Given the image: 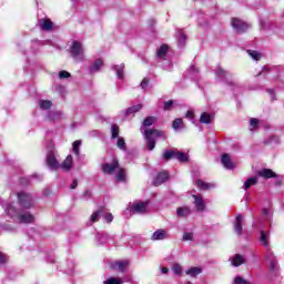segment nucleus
Listing matches in <instances>:
<instances>
[{"label":"nucleus","instance_id":"14","mask_svg":"<svg viewBox=\"0 0 284 284\" xmlns=\"http://www.w3.org/2000/svg\"><path fill=\"white\" fill-rule=\"evenodd\" d=\"M193 199L197 212H205V202L203 201V195H193Z\"/></svg>","mask_w":284,"mask_h":284},{"label":"nucleus","instance_id":"18","mask_svg":"<svg viewBox=\"0 0 284 284\" xmlns=\"http://www.w3.org/2000/svg\"><path fill=\"white\" fill-rule=\"evenodd\" d=\"M72 163H73L72 155H68L65 160L60 164V168L64 172H70V170H72Z\"/></svg>","mask_w":284,"mask_h":284},{"label":"nucleus","instance_id":"13","mask_svg":"<svg viewBox=\"0 0 284 284\" xmlns=\"http://www.w3.org/2000/svg\"><path fill=\"white\" fill-rule=\"evenodd\" d=\"M257 176L262 179H276V172L272 171L271 169H262L257 171Z\"/></svg>","mask_w":284,"mask_h":284},{"label":"nucleus","instance_id":"37","mask_svg":"<svg viewBox=\"0 0 284 284\" xmlns=\"http://www.w3.org/2000/svg\"><path fill=\"white\" fill-rule=\"evenodd\" d=\"M183 125V119L178 118L172 122V129L173 130H179Z\"/></svg>","mask_w":284,"mask_h":284},{"label":"nucleus","instance_id":"53","mask_svg":"<svg viewBox=\"0 0 284 284\" xmlns=\"http://www.w3.org/2000/svg\"><path fill=\"white\" fill-rule=\"evenodd\" d=\"M161 272H162V274H168V272H170V268H168V267H162V268H161Z\"/></svg>","mask_w":284,"mask_h":284},{"label":"nucleus","instance_id":"12","mask_svg":"<svg viewBox=\"0 0 284 284\" xmlns=\"http://www.w3.org/2000/svg\"><path fill=\"white\" fill-rule=\"evenodd\" d=\"M131 211H133L135 214H145V212H148V203L140 202V203L133 204Z\"/></svg>","mask_w":284,"mask_h":284},{"label":"nucleus","instance_id":"34","mask_svg":"<svg viewBox=\"0 0 284 284\" xmlns=\"http://www.w3.org/2000/svg\"><path fill=\"white\" fill-rule=\"evenodd\" d=\"M40 108L41 110H50V108H52V101L50 100L40 101Z\"/></svg>","mask_w":284,"mask_h":284},{"label":"nucleus","instance_id":"11","mask_svg":"<svg viewBox=\"0 0 284 284\" xmlns=\"http://www.w3.org/2000/svg\"><path fill=\"white\" fill-rule=\"evenodd\" d=\"M39 27L41 28V30L50 32V30H53L54 23H52V20H50L48 18L47 19H40L39 20Z\"/></svg>","mask_w":284,"mask_h":284},{"label":"nucleus","instance_id":"45","mask_svg":"<svg viewBox=\"0 0 284 284\" xmlns=\"http://www.w3.org/2000/svg\"><path fill=\"white\" fill-rule=\"evenodd\" d=\"M251 128H258V119L252 118L250 121Z\"/></svg>","mask_w":284,"mask_h":284},{"label":"nucleus","instance_id":"27","mask_svg":"<svg viewBox=\"0 0 284 284\" xmlns=\"http://www.w3.org/2000/svg\"><path fill=\"white\" fill-rule=\"evenodd\" d=\"M200 123L210 125V123H212V115H210L207 112H203L200 116Z\"/></svg>","mask_w":284,"mask_h":284},{"label":"nucleus","instance_id":"40","mask_svg":"<svg viewBox=\"0 0 284 284\" xmlns=\"http://www.w3.org/2000/svg\"><path fill=\"white\" fill-rule=\"evenodd\" d=\"M9 260L10 257L6 253L0 252V265H6Z\"/></svg>","mask_w":284,"mask_h":284},{"label":"nucleus","instance_id":"21","mask_svg":"<svg viewBox=\"0 0 284 284\" xmlns=\"http://www.w3.org/2000/svg\"><path fill=\"white\" fill-rule=\"evenodd\" d=\"M260 242L263 243L264 247H270V232L260 231Z\"/></svg>","mask_w":284,"mask_h":284},{"label":"nucleus","instance_id":"52","mask_svg":"<svg viewBox=\"0 0 284 284\" xmlns=\"http://www.w3.org/2000/svg\"><path fill=\"white\" fill-rule=\"evenodd\" d=\"M84 196H85L87 199H90V196H92V191L87 190V191L84 192Z\"/></svg>","mask_w":284,"mask_h":284},{"label":"nucleus","instance_id":"9","mask_svg":"<svg viewBox=\"0 0 284 284\" xmlns=\"http://www.w3.org/2000/svg\"><path fill=\"white\" fill-rule=\"evenodd\" d=\"M18 221L19 223H24L28 225L30 223H34V216L30 212L18 213Z\"/></svg>","mask_w":284,"mask_h":284},{"label":"nucleus","instance_id":"5","mask_svg":"<svg viewBox=\"0 0 284 284\" xmlns=\"http://www.w3.org/2000/svg\"><path fill=\"white\" fill-rule=\"evenodd\" d=\"M231 26L237 34H243L246 30H250V24L239 18H232Z\"/></svg>","mask_w":284,"mask_h":284},{"label":"nucleus","instance_id":"38","mask_svg":"<svg viewBox=\"0 0 284 284\" xmlns=\"http://www.w3.org/2000/svg\"><path fill=\"white\" fill-rule=\"evenodd\" d=\"M81 145V140H75L73 142V154H75L77 156H79L80 151H79V146Z\"/></svg>","mask_w":284,"mask_h":284},{"label":"nucleus","instance_id":"31","mask_svg":"<svg viewBox=\"0 0 284 284\" xmlns=\"http://www.w3.org/2000/svg\"><path fill=\"white\" fill-rule=\"evenodd\" d=\"M116 148H119V150H122V152H125V150H128V144L125 143L124 138H118Z\"/></svg>","mask_w":284,"mask_h":284},{"label":"nucleus","instance_id":"43","mask_svg":"<svg viewBox=\"0 0 284 284\" xmlns=\"http://www.w3.org/2000/svg\"><path fill=\"white\" fill-rule=\"evenodd\" d=\"M194 239V233H184L183 241H192Z\"/></svg>","mask_w":284,"mask_h":284},{"label":"nucleus","instance_id":"25","mask_svg":"<svg viewBox=\"0 0 284 284\" xmlns=\"http://www.w3.org/2000/svg\"><path fill=\"white\" fill-rule=\"evenodd\" d=\"M143 109V104H136L133 106H130L126 109L125 114L129 116V114H136V112H140V110Z\"/></svg>","mask_w":284,"mask_h":284},{"label":"nucleus","instance_id":"35","mask_svg":"<svg viewBox=\"0 0 284 284\" xmlns=\"http://www.w3.org/2000/svg\"><path fill=\"white\" fill-rule=\"evenodd\" d=\"M156 121V118L154 116H148L144 121H143V125L144 128H150L151 125H154Z\"/></svg>","mask_w":284,"mask_h":284},{"label":"nucleus","instance_id":"7","mask_svg":"<svg viewBox=\"0 0 284 284\" xmlns=\"http://www.w3.org/2000/svg\"><path fill=\"white\" fill-rule=\"evenodd\" d=\"M166 181H170V172L162 171L156 174L152 182V185L154 187H160V185H163V183H165Z\"/></svg>","mask_w":284,"mask_h":284},{"label":"nucleus","instance_id":"36","mask_svg":"<svg viewBox=\"0 0 284 284\" xmlns=\"http://www.w3.org/2000/svg\"><path fill=\"white\" fill-rule=\"evenodd\" d=\"M174 108V100H169L164 102L163 110L164 112H170Z\"/></svg>","mask_w":284,"mask_h":284},{"label":"nucleus","instance_id":"6","mask_svg":"<svg viewBox=\"0 0 284 284\" xmlns=\"http://www.w3.org/2000/svg\"><path fill=\"white\" fill-rule=\"evenodd\" d=\"M45 163H47L49 170H52L53 172L59 170V168H60L59 161L57 160V155H54V151H49L47 153Z\"/></svg>","mask_w":284,"mask_h":284},{"label":"nucleus","instance_id":"61","mask_svg":"<svg viewBox=\"0 0 284 284\" xmlns=\"http://www.w3.org/2000/svg\"><path fill=\"white\" fill-rule=\"evenodd\" d=\"M271 139H275V136H271Z\"/></svg>","mask_w":284,"mask_h":284},{"label":"nucleus","instance_id":"15","mask_svg":"<svg viewBox=\"0 0 284 284\" xmlns=\"http://www.w3.org/2000/svg\"><path fill=\"white\" fill-rule=\"evenodd\" d=\"M221 162H222V165L226 170H233L234 169V163H232V159L230 158V154L223 153Z\"/></svg>","mask_w":284,"mask_h":284},{"label":"nucleus","instance_id":"22","mask_svg":"<svg viewBox=\"0 0 284 284\" xmlns=\"http://www.w3.org/2000/svg\"><path fill=\"white\" fill-rule=\"evenodd\" d=\"M258 183V176H251L244 182V190H250L252 185H256Z\"/></svg>","mask_w":284,"mask_h":284},{"label":"nucleus","instance_id":"1","mask_svg":"<svg viewBox=\"0 0 284 284\" xmlns=\"http://www.w3.org/2000/svg\"><path fill=\"white\" fill-rule=\"evenodd\" d=\"M144 139L146 141V148L152 152L156 148V141L161 139L165 141V132L159 129H148L144 131Z\"/></svg>","mask_w":284,"mask_h":284},{"label":"nucleus","instance_id":"26","mask_svg":"<svg viewBox=\"0 0 284 284\" xmlns=\"http://www.w3.org/2000/svg\"><path fill=\"white\" fill-rule=\"evenodd\" d=\"M103 212H105V207L101 206L98 211L93 212L91 215V223H97V221H99V217L101 216V214H103Z\"/></svg>","mask_w":284,"mask_h":284},{"label":"nucleus","instance_id":"51","mask_svg":"<svg viewBox=\"0 0 284 284\" xmlns=\"http://www.w3.org/2000/svg\"><path fill=\"white\" fill-rule=\"evenodd\" d=\"M186 118L187 119H194V113L192 111L186 112Z\"/></svg>","mask_w":284,"mask_h":284},{"label":"nucleus","instance_id":"60","mask_svg":"<svg viewBox=\"0 0 284 284\" xmlns=\"http://www.w3.org/2000/svg\"><path fill=\"white\" fill-rule=\"evenodd\" d=\"M62 89H63V87H61V85H60V87H58V90H62Z\"/></svg>","mask_w":284,"mask_h":284},{"label":"nucleus","instance_id":"50","mask_svg":"<svg viewBox=\"0 0 284 284\" xmlns=\"http://www.w3.org/2000/svg\"><path fill=\"white\" fill-rule=\"evenodd\" d=\"M271 272H274L276 270V261H272L270 264Z\"/></svg>","mask_w":284,"mask_h":284},{"label":"nucleus","instance_id":"48","mask_svg":"<svg viewBox=\"0 0 284 284\" xmlns=\"http://www.w3.org/2000/svg\"><path fill=\"white\" fill-rule=\"evenodd\" d=\"M106 223H112V221H114V216L112 215V213H108L105 216H104Z\"/></svg>","mask_w":284,"mask_h":284},{"label":"nucleus","instance_id":"47","mask_svg":"<svg viewBox=\"0 0 284 284\" xmlns=\"http://www.w3.org/2000/svg\"><path fill=\"white\" fill-rule=\"evenodd\" d=\"M71 74L70 72H60L59 79H70Z\"/></svg>","mask_w":284,"mask_h":284},{"label":"nucleus","instance_id":"59","mask_svg":"<svg viewBox=\"0 0 284 284\" xmlns=\"http://www.w3.org/2000/svg\"><path fill=\"white\" fill-rule=\"evenodd\" d=\"M263 212H264V214H267V209H264Z\"/></svg>","mask_w":284,"mask_h":284},{"label":"nucleus","instance_id":"55","mask_svg":"<svg viewBox=\"0 0 284 284\" xmlns=\"http://www.w3.org/2000/svg\"><path fill=\"white\" fill-rule=\"evenodd\" d=\"M267 92L270 95L274 97V91L272 89H268Z\"/></svg>","mask_w":284,"mask_h":284},{"label":"nucleus","instance_id":"54","mask_svg":"<svg viewBox=\"0 0 284 284\" xmlns=\"http://www.w3.org/2000/svg\"><path fill=\"white\" fill-rule=\"evenodd\" d=\"M118 79H121V80L124 79L123 72H118Z\"/></svg>","mask_w":284,"mask_h":284},{"label":"nucleus","instance_id":"58","mask_svg":"<svg viewBox=\"0 0 284 284\" xmlns=\"http://www.w3.org/2000/svg\"><path fill=\"white\" fill-rule=\"evenodd\" d=\"M264 72H270V68L265 67Z\"/></svg>","mask_w":284,"mask_h":284},{"label":"nucleus","instance_id":"57","mask_svg":"<svg viewBox=\"0 0 284 284\" xmlns=\"http://www.w3.org/2000/svg\"><path fill=\"white\" fill-rule=\"evenodd\" d=\"M181 39H183V41H185V39H186L185 34H181Z\"/></svg>","mask_w":284,"mask_h":284},{"label":"nucleus","instance_id":"44","mask_svg":"<svg viewBox=\"0 0 284 284\" xmlns=\"http://www.w3.org/2000/svg\"><path fill=\"white\" fill-rule=\"evenodd\" d=\"M247 283V281H245L243 277H241V276H236L235 278H234V284H246Z\"/></svg>","mask_w":284,"mask_h":284},{"label":"nucleus","instance_id":"4","mask_svg":"<svg viewBox=\"0 0 284 284\" xmlns=\"http://www.w3.org/2000/svg\"><path fill=\"white\" fill-rule=\"evenodd\" d=\"M70 54L75 59V61H84L85 55L83 54V47L81 45V42L79 41H73L71 49H70Z\"/></svg>","mask_w":284,"mask_h":284},{"label":"nucleus","instance_id":"33","mask_svg":"<svg viewBox=\"0 0 284 284\" xmlns=\"http://www.w3.org/2000/svg\"><path fill=\"white\" fill-rule=\"evenodd\" d=\"M119 131L120 128L118 126V124H112L111 126V139H119Z\"/></svg>","mask_w":284,"mask_h":284},{"label":"nucleus","instance_id":"56","mask_svg":"<svg viewBox=\"0 0 284 284\" xmlns=\"http://www.w3.org/2000/svg\"><path fill=\"white\" fill-rule=\"evenodd\" d=\"M192 72H199V69H196V67H193Z\"/></svg>","mask_w":284,"mask_h":284},{"label":"nucleus","instance_id":"32","mask_svg":"<svg viewBox=\"0 0 284 284\" xmlns=\"http://www.w3.org/2000/svg\"><path fill=\"white\" fill-rule=\"evenodd\" d=\"M195 185H197V187H200V190H203V191L210 190V187H212V184L204 182L202 180H196Z\"/></svg>","mask_w":284,"mask_h":284},{"label":"nucleus","instance_id":"19","mask_svg":"<svg viewBox=\"0 0 284 284\" xmlns=\"http://www.w3.org/2000/svg\"><path fill=\"white\" fill-rule=\"evenodd\" d=\"M190 214H192L190 206H180L176 209V215L181 219H185V216H190Z\"/></svg>","mask_w":284,"mask_h":284},{"label":"nucleus","instance_id":"39","mask_svg":"<svg viewBox=\"0 0 284 284\" xmlns=\"http://www.w3.org/2000/svg\"><path fill=\"white\" fill-rule=\"evenodd\" d=\"M173 272L178 276H181V274H183V267L180 264H174L173 265Z\"/></svg>","mask_w":284,"mask_h":284},{"label":"nucleus","instance_id":"17","mask_svg":"<svg viewBox=\"0 0 284 284\" xmlns=\"http://www.w3.org/2000/svg\"><path fill=\"white\" fill-rule=\"evenodd\" d=\"M128 265H130V262L128 261H118L111 264L110 268L120 270V272H125V270L128 268Z\"/></svg>","mask_w":284,"mask_h":284},{"label":"nucleus","instance_id":"62","mask_svg":"<svg viewBox=\"0 0 284 284\" xmlns=\"http://www.w3.org/2000/svg\"><path fill=\"white\" fill-rule=\"evenodd\" d=\"M61 72H65V70H62Z\"/></svg>","mask_w":284,"mask_h":284},{"label":"nucleus","instance_id":"41","mask_svg":"<svg viewBox=\"0 0 284 284\" xmlns=\"http://www.w3.org/2000/svg\"><path fill=\"white\" fill-rule=\"evenodd\" d=\"M121 283H123V282L116 277H110L104 282V284H121Z\"/></svg>","mask_w":284,"mask_h":284},{"label":"nucleus","instance_id":"30","mask_svg":"<svg viewBox=\"0 0 284 284\" xmlns=\"http://www.w3.org/2000/svg\"><path fill=\"white\" fill-rule=\"evenodd\" d=\"M103 65H104L103 59L99 58L93 62L92 70H94L95 72H99V70H101Z\"/></svg>","mask_w":284,"mask_h":284},{"label":"nucleus","instance_id":"49","mask_svg":"<svg viewBox=\"0 0 284 284\" xmlns=\"http://www.w3.org/2000/svg\"><path fill=\"white\" fill-rule=\"evenodd\" d=\"M79 185V181L73 180V182L71 183L70 187L71 190H77V186Z\"/></svg>","mask_w":284,"mask_h":284},{"label":"nucleus","instance_id":"2","mask_svg":"<svg viewBox=\"0 0 284 284\" xmlns=\"http://www.w3.org/2000/svg\"><path fill=\"white\" fill-rule=\"evenodd\" d=\"M162 159H164V161H172V159H176L180 163H187L189 161L187 154L176 150L164 151Z\"/></svg>","mask_w":284,"mask_h":284},{"label":"nucleus","instance_id":"28","mask_svg":"<svg viewBox=\"0 0 284 284\" xmlns=\"http://www.w3.org/2000/svg\"><path fill=\"white\" fill-rule=\"evenodd\" d=\"M168 50H170V47H168V44H162L156 52V55L160 59H163V57H165L168 54Z\"/></svg>","mask_w":284,"mask_h":284},{"label":"nucleus","instance_id":"23","mask_svg":"<svg viewBox=\"0 0 284 284\" xmlns=\"http://www.w3.org/2000/svg\"><path fill=\"white\" fill-rule=\"evenodd\" d=\"M246 53L253 59V61H261L263 59V53L256 50H246Z\"/></svg>","mask_w":284,"mask_h":284},{"label":"nucleus","instance_id":"29","mask_svg":"<svg viewBox=\"0 0 284 284\" xmlns=\"http://www.w3.org/2000/svg\"><path fill=\"white\" fill-rule=\"evenodd\" d=\"M115 181H118V183L125 182V169L120 168L119 172L115 175Z\"/></svg>","mask_w":284,"mask_h":284},{"label":"nucleus","instance_id":"8","mask_svg":"<svg viewBox=\"0 0 284 284\" xmlns=\"http://www.w3.org/2000/svg\"><path fill=\"white\" fill-rule=\"evenodd\" d=\"M119 169V160L113 159L112 164L105 163L102 165L103 174H114V170Z\"/></svg>","mask_w":284,"mask_h":284},{"label":"nucleus","instance_id":"42","mask_svg":"<svg viewBox=\"0 0 284 284\" xmlns=\"http://www.w3.org/2000/svg\"><path fill=\"white\" fill-rule=\"evenodd\" d=\"M148 85H150V79L144 78L141 83L140 87L142 88V90H145V88H148Z\"/></svg>","mask_w":284,"mask_h":284},{"label":"nucleus","instance_id":"16","mask_svg":"<svg viewBox=\"0 0 284 284\" xmlns=\"http://www.w3.org/2000/svg\"><path fill=\"white\" fill-rule=\"evenodd\" d=\"M151 239L152 241H164V239H168V231L160 229L152 234Z\"/></svg>","mask_w":284,"mask_h":284},{"label":"nucleus","instance_id":"24","mask_svg":"<svg viewBox=\"0 0 284 284\" xmlns=\"http://www.w3.org/2000/svg\"><path fill=\"white\" fill-rule=\"evenodd\" d=\"M203 272V268L199 266L191 267L190 270L186 271L187 276H192L193 278H196L199 274Z\"/></svg>","mask_w":284,"mask_h":284},{"label":"nucleus","instance_id":"20","mask_svg":"<svg viewBox=\"0 0 284 284\" xmlns=\"http://www.w3.org/2000/svg\"><path fill=\"white\" fill-rule=\"evenodd\" d=\"M245 263V258H243V255L235 254L232 258V266L233 267H241Z\"/></svg>","mask_w":284,"mask_h":284},{"label":"nucleus","instance_id":"3","mask_svg":"<svg viewBox=\"0 0 284 284\" xmlns=\"http://www.w3.org/2000/svg\"><path fill=\"white\" fill-rule=\"evenodd\" d=\"M18 196V203L22 210H31V207H34L33 199L30 193H26L23 191L17 193Z\"/></svg>","mask_w":284,"mask_h":284},{"label":"nucleus","instance_id":"10","mask_svg":"<svg viewBox=\"0 0 284 284\" xmlns=\"http://www.w3.org/2000/svg\"><path fill=\"white\" fill-rule=\"evenodd\" d=\"M234 232L237 234V236L243 235V215L241 214L235 217Z\"/></svg>","mask_w":284,"mask_h":284},{"label":"nucleus","instance_id":"46","mask_svg":"<svg viewBox=\"0 0 284 284\" xmlns=\"http://www.w3.org/2000/svg\"><path fill=\"white\" fill-rule=\"evenodd\" d=\"M123 70H125V64L123 63L114 67L115 72H123Z\"/></svg>","mask_w":284,"mask_h":284}]
</instances>
